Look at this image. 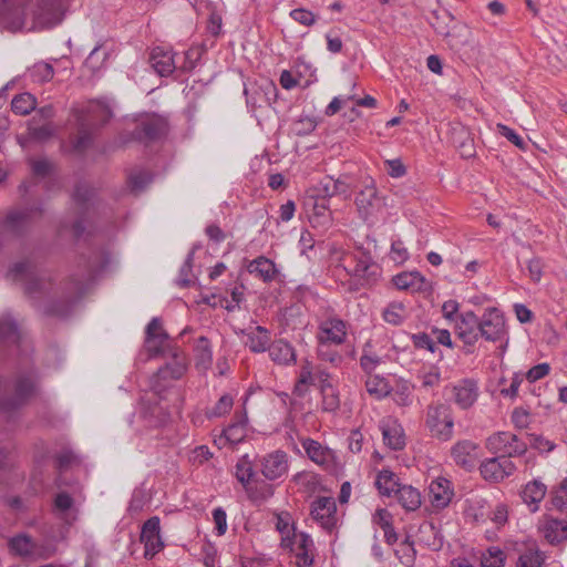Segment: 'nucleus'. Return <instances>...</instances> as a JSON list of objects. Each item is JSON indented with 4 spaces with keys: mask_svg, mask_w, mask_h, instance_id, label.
Masks as SVG:
<instances>
[{
    "mask_svg": "<svg viewBox=\"0 0 567 567\" xmlns=\"http://www.w3.org/2000/svg\"><path fill=\"white\" fill-rule=\"evenodd\" d=\"M393 401L400 406H409L412 404L413 385L408 382L399 383L393 392Z\"/></svg>",
    "mask_w": 567,
    "mask_h": 567,
    "instance_id": "nucleus-52",
    "label": "nucleus"
},
{
    "mask_svg": "<svg viewBox=\"0 0 567 567\" xmlns=\"http://www.w3.org/2000/svg\"><path fill=\"white\" fill-rule=\"evenodd\" d=\"M94 128L95 127L89 125L85 121L80 120L78 135L72 142L75 152L82 153L91 146Z\"/></svg>",
    "mask_w": 567,
    "mask_h": 567,
    "instance_id": "nucleus-37",
    "label": "nucleus"
},
{
    "mask_svg": "<svg viewBox=\"0 0 567 567\" xmlns=\"http://www.w3.org/2000/svg\"><path fill=\"white\" fill-rule=\"evenodd\" d=\"M86 116L82 117L89 125L95 127L96 125L105 124L112 117V110L104 101H93L86 107Z\"/></svg>",
    "mask_w": 567,
    "mask_h": 567,
    "instance_id": "nucleus-26",
    "label": "nucleus"
},
{
    "mask_svg": "<svg viewBox=\"0 0 567 567\" xmlns=\"http://www.w3.org/2000/svg\"><path fill=\"white\" fill-rule=\"evenodd\" d=\"M37 122L30 121L28 134L32 140L43 142L54 135L55 127L52 122H44L42 125H35Z\"/></svg>",
    "mask_w": 567,
    "mask_h": 567,
    "instance_id": "nucleus-46",
    "label": "nucleus"
},
{
    "mask_svg": "<svg viewBox=\"0 0 567 567\" xmlns=\"http://www.w3.org/2000/svg\"><path fill=\"white\" fill-rule=\"evenodd\" d=\"M148 61L154 71L161 76H167L176 69L173 52L161 47L152 50Z\"/></svg>",
    "mask_w": 567,
    "mask_h": 567,
    "instance_id": "nucleus-23",
    "label": "nucleus"
},
{
    "mask_svg": "<svg viewBox=\"0 0 567 567\" xmlns=\"http://www.w3.org/2000/svg\"><path fill=\"white\" fill-rule=\"evenodd\" d=\"M93 189L85 183L80 182L75 185L72 194V199L80 212H84L89 208L90 203L93 198Z\"/></svg>",
    "mask_w": 567,
    "mask_h": 567,
    "instance_id": "nucleus-42",
    "label": "nucleus"
},
{
    "mask_svg": "<svg viewBox=\"0 0 567 567\" xmlns=\"http://www.w3.org/2000/svg\"><path fill=\"white\" fill-rule=\"evenodd\" d=\"M167 357L171 358V361L158 369L156 379L164 381L181 379L188 368L186 355L179 348H169V354Z\"/></svg>",
    "mask_w": 567,
    "mask_h": 567,
    "instance_id": "nucleus-14",
    "label": "nucleus"
},
{
    "mask_svg": "<svg viewBox=\"0 0 567 567\" xmlns=\"http://www.w3.org/2000/svg\"><path fill=\"white\" fill-rule=\"evenodd\" d=\"M159 523V518L157 516H153L142 526L141 542L144 544V556L146 558H153L164 547V543L161 537Z\"/></svg>",
    "mask_w": 567,
    "mask_h": 567,
    "instance_id": "nucleus-11",
    "label": "nucleus"
},
{
    "mask_svg": "<svg viewBox=\"0 0 567 567\" xmlns=\"http://www.w3.org/2000/svg\"><path fill=\"white\" fill-rule=\"evenodd\" d=\"M452 143L458 150L462 157L471 158L475 155L474 141L464 126L453 128Z\"/></svg>",
    "mask_w": 567,
    "mask_h": 567,
    "instance_id": "nucleus-29",
    "label": "nucleus"
},
{
    "mask_svg": "<svg viewBox=\"0 0 567 567\" xmlns=\"http://www.w3.org/2000/svg\"><path fill=\"white\" fill-rule=\"evenodd\" d=\"M28 0H1L0 24L10 30L19 31L24 27V7Z\"/></svg>",
    "mask_w": 567,
    "mask_h": 567,
    "instance_id": "nucleus-7",
    "label": "nucleus"
},
{
    "mask_svg": "<svg viewBox=\"0 0 567 567\" xmlns=\"http://www.w3.org/2000/svg\"><path fill=\"white\" fill-rule=\"evenodd\" d=\"M234 404V399L229 394H224L219 398L214 408L207 411L208 417H219L227 414Z\"/></svg>",
    "mask_w": 567,
    "mask_h": 567,
    "instance_id": "nucleus-55",
    "label": "nucleus"
},
{
    "mask_svg": "<svg viewBox=\"0 0 567 567\" xmlns=\"http://www.w3.org/2000/svg\"><path fill=\"white\" fill-rule=\"evenodd\" d=\"M168 124L165 117L156 114L146 115L140 120L134 134L145 143L161 140L167 134Z\"/></svg>",
    "mask_w": 567,
    "mask_h": 567,
    "instance_id": "nucleus-6",
    "label": "nucleus"
},
{
    "mask_svg": "<svg viewBox=\"0 0 567 567\" xmlns=\"http://www.w3.org/2000/svg\"><path fill=\"white\" fill-rule=\"evenodd\" d=\"M346 323L341 319L330 318L322 321L319 326V339L322 346L324 342L341 344L346 340Z\"/></svg>",
    "mask_w": 567,
    "mask_h": 567,
    "instance_id": "nucleus-22",
    "label": "nucleus"
},
{
    "mask_svg": "<svg viewBox=\"0 0 567 567\" xmlns=\"http://www.w3.org/2000/svg\"><path fill=\"white\" fill-rule=\"evenodd\" d=\"M425 426L432 437L447 442L453 437L454 417L444 403L430 404L426 409Z\"/></svg>",
    "mask_w": 567,
    "mask_h": 567,
    "instance_id": "nucleus-1",
    "label": "nucleus"
},
{
    "mask_svg": "<svg viewBox=\"0 0 567 567\" xmlns=\"http://www.w3.org/2000/svg\"><path fill=\"white\" fill-rule=\"evenodd\" d=\"M551 504L557 511L567 513V478H565L554 492Z\"/></svg>",
    "mask_w": 567,
    "mask_h": 567,
    "instance_id": "nucleus-58",
    "label": "nucleus"
},
{
    "mask_svg": "<svg viewBox=\"0 0 567 567\" xmlns=\"http://www.w3.org/2000/svg\"><path fill=\"white\" fill-rule=\"evenodd\" d=\"M404 307L401 303H391L384 311L383 318L386 322L398 326L403 321Z\"/></svg>",
    "mask_w": 567,
    "mask_h": 567,
    "instance_id": "nucleus-60",
    "label": "nucleus"
},
{
    "mask_svg": "<svg viewBox=\"0 0 567 567\" xmlns=\"http://www.w3.org/2000/svg\"><path fill=\"white\" fill-rule=\"evenodd\" d=\"M10 551L20 557H37L39 550L33 539L25 535L19 534L11 537L8 542Z\"/></svg>",
    "mask_w": 567,
    "mask_h": 567,
    "instance_id": "nucleus-28",
    "label": "nucleus"
},
{
    "mask_svg": "<svg viewBox=\"0 0 567 567\" xmlns=\"http://www.w3.org/2000/svg\"><path fill=\"white\" fill-rule=\"evenodd\" d=\"M301 445L308 457L316 464L323 466L326 470H336L338 466L336 452L329 447L321 445L312 439H302Z\"/></svg>",
    "mask_w": 567,
    "mask_h": 567,
    "instance_id": "nucleus-13",
    "label": "nucleus"
},
{
    "mask_svg": "<svg viewBox=\"0 0 567 567\" xmlns=\"http://www.w3.org/2000/svg\"><path fill=\"white\" fill-rule=\"evenodd\" d=\"M365 388L369 394L382 399L390 394V385L384 378L370 374L365 381Z\"/></svg>",
    "mask_w": 567,
    "mask_h": 567,
    "instance_id": "nucleus-44",
    "label": "nucleus"
},
{
    "mask_svg": "<svg viewBox=\"0 0 567 567\" xmlns=\"http://www.w3.org/2000/svg\"><path fill=\"white\" fill-rule=\"evenodd\" d=\"M276 528L281 534V545L282 547H291V539L289 537L290 532L292 530V526L290 524V519L288 514L286 515H277Z\"/></svg>",
    "mask_w": 567,
    "mask_h": 567,
    "instance_id": "nucleus-56",
    "label": "nucleus"
},
{
    "mask_svg": "<svg viewBox=\"0 0 567 567\" xmlns=\"http://www.w3.org/2000/svg\"><path fill=\"white\" fill-rule=\"evenodd\" d=\"M480 319L473 311L462 312L455 320V333L466 347H473L478 338Z\"/></svg>",
    "mask_w": 567,
    "mask_h": 567,
    "instance_id": "nucleus-12",
    "label": "nucleus"
},
{
    "mask_svg": "<svg viewBox=\"0 0 567 567\" xmlns=\"http://www.w3.org/2000/svg\"><path fill=\"white\" fill-rule=\"evenodd\" d=\"M268 351L270 359L278 364H289L296 360L293 348L284 340L271 343Z\"/></svg>",
    "mask_w": 567,
    "mask_h": 567,
    "instance_id": "nucleus-31",
    "label": "nucleus"
},
{
    "mask_svg": "<svg viewBox=\"0 0 567 567\" xmlns=\"http://www.w3.org/2000/svg\"><path fill=\"white\" fill-rule=\"evenodd\" d=\"M547 487L538 480H534L525 485L522 491L523 502L530 507L532 512H536L539 503L544 499Z\"/></svg>",
    "mask_w": 567,
    "mask_h": 567,
    "instance_id": "nucleus-27",
    "label": "nucleus"
},
{
    "mask_svg": "<svg viewBox=\"0 0 567 567\" xmlns=\"http://www.w3.org/2000/svg\"><path fill=\"white\" fill-rule=\"evenodd\" d=\"M354 203L361 218L368 219L373 215L381 204V198L378 196V190L373 182L359 192Z\"/></svg>",
    "mask_w": 567,
    "mask_h": 567,
    "instance_id": "nucleus-21",
    "label": "nucleus"
},
{
    "mask_svg": "<svg viewBox=\"0 0 567 567\" xmlns=\"http://www.w3.org/2000/svg\"><path fill=\"white\" fill-rule=\"evenodd\" d=\"M512 422L517 429H527L530 422L529 411L522 406L515 408L512 413Z\"/></svg>",
    "mask_w": 567,
    "mask_h": 567,
    "instance_id": "nucleus-64",
    "label": "nucleus"
},
{
    "mask_svg": "<svg viewBox=\"0 0 567 567\" xmlns=\"http://www.w3.org/2000/svg\"><path fill=\"white\" fill-rule=\"evenodd\" d=\"M454 402L463 410L470 409L478 398V385L473 379H463L452 386Z\"/></svg>",
    "mask_w": 567,
    "mask_h": 567,
    "instance_id": "nucleus-19",
    "label": "nucleus"
},
{
    "mask_svg": "<svg viewBox=\"0 0 567 567\" xmlns=\"http://www.w3.org/2000/svg\"><path fill=\"white\" fill-rule=\"evenodd\" d=\"M237 421L224 430L225 439L231 444L239 443L245 437V425L247 423L246 413L236 415Z\"/></svg>",
    "mask_w": 567,
    "mask_h": 567,
    "instance_id": "nucleus-43",
    "label": "nucleus"
},
{
    "mask_svg": "<svg viewBox=\"0 0 567 567\" xmlns=\"http://www.w3.org/2000/svg\"><path fill=\"white\" fill-rule=\"evenodd\" d=\"M486 449L493 454L507 458L520 456L526 453L527 445L517 435L509 432H497L486 439Z\"/></svg>",
    "mask_w": 567,
    "mask_h": 567,
    "instance_id": "nucleus-3",
    "label": "nucleus"
},
{
    "mask_svg": "<svg viewBox=\"0 0 567 567\" xmlns=\"http://www.w3.org/2000/svg\"><path fill=\"white\" fill-rule=\"evenodd\" d=\"M478 333L489 342L503 341L506 338L505 318L497 308L491 307L485 310L480 319Z\"/></svg>",
    "mask_w": 567,
    "mask_h": 567,
    "instance_id": "nucleus-4",
    "label": "nucleus"
},
{
    "mask_svg": "<svg viewBox=\"0 0 567 567\" xmlns=\"http://www.w3.org/2000/svg\"><path fill=\"white\" fill-rule=\"evenodd\" d=\"M498 133L506 137L509 142H512L515 146H517L520 150H525L526 143L524 140L512 128L508 126L498 123L496 125Z\"/></svg>",
    "mask_w": 567,
    "mask_h": 567,
    "instance_id": "nucleus-63",
    "label": "nucleus"
},
{
    "mask_svg": "<svg viewBox=\"0 0 567 567\" xmlns=\"http://www.w3.org/2000/svg\"><path fill=\"white\" fill-rule=\"evenodd\" d=\"M315 381L319 382L320 391L324 385H332L330 382V374L322 369L320 365L313 368L310 362H305L301 365L299 378L295 385V392L298 395H303L310 384H313Z\"/></svg>",
    "mask_w": 567,
    "mask_h": 567,
    "instance_id": "nucleus-9",
    "label": "nucleus"
},
{
    "mask_svg": "<svg viewBox=\"0 0 567 567\" xmlns=\"http://www.w3.org/2000/svg\"><path fill=\"white\" fill-rule=\"evenodd\" d=\"M54 511L63 518L68 519L70 512L74 507L73 497L66 492H60L55 495L53 501Z\"/></svg>",
    "mask_w": 567,
    "mask_h": 567,
    "instance_id": "nucleus-49",
    "label": "nucleus"
},
{
    "mask_svg": "<svg viewBox=\"0 0 567 567\" xmlns=\"http://www.w3.org/2000/svg\"><path fill=\"white\" fill-rule=\"evenodd\" d=\"M33 209L12 210L8 213L4 226L8 230L20 234L31 219Z\"/></svg>",
    "mask_w": 567,
    "mask_h": 567,
    "instance_id": "nucleus-35",
    "label": "nucleus"
},
{
    "mask_svg": "<svg viewBox=\"0 0 567 567\" xmlns=\"http://www.w3.org/2000/svg\"><path fill=\"white\" fill-rule=\"evenodd\" d=\"M478 449L477 443L471 440H462L453 445L451 455L456 465L471 471L478 460Z\"/></svg>",
    "mask_w": 567,
    "mask_h": 567,
    "instance_id": "nucleus-16",
    "label": "nucleus"
},
{
    "mask_svg": "<svg viewBox=\"0 0 567 567\" xmlns=\"http://www.w3.org/2000/svg\"><path fill=\"white\" fill-rule=\"evenodd\" d=\"M245 491L252 501H265L274 495V487L265 482L256 486L251 484L248 489Z\"/></svg>",
    "mask_w": 567,
    "mask_h": 567,
    "instance_id": "nucleus-54",
    "label": "nucleus"
},
{
    "mask_svg": "<svg viewBox=\"0 0 567 567\" xmlns=\"http://www.w3.org/2000/svg\"><path fill=\"white\" fill-rule=\"evenodd\" d=\"M112 52V49L109 48L105 43L97 44L90 52L86 58L84 65L91 70L92 72H96L103 68L104 63L107 61Z\"/></svg>",
    "mask_w": 567,
    "mask_h": 567,
    "instance_id": "nucleus-34",
    "label": "nucleus"
},
{
    "mask_svg": "<svg viewBox=\"0 0 567 567\" xmlns=\"http://www.w3.org/2000/svg\"><path fill=\"white\" fill-rule=\"evenodd\" d=\"M173 346L158 318H153L146 327L145 349L150 357L168 355Z\"/></svg>",
    "mask_w": 567,
    "mask_h": 567,
    "instance_id": "nucleus-5",
    "label": "nucleus"
},
{
    "mask_svg": "<svg viewBox=\"0 0 567 567\" xmlns=\"http://www.w3.org/2000/svg\"><path fill=\"white\" fill-rule=\"evenodd\" d=\"M241 288H244V286H240L239 288L236 287L231 291L230 298L213 295L212 297L207 298V303L214 308L220 307L228 311H234L243 300L244 293L240 290Z\"/></svg>",
    "mask_w": 567,
    "mask_h": 567,
    "instance_id": "nucleus-36",
    "label": "nucleus"
},
{
    "mask_svg": "<svg viewBox=\"0 0 567 567\" xmlns=\"http://www.w3.org/2000/svg\"><path fill=\"white\" fill-rule=\"evenodd\" d=\"M516 470L515 464L505 456L491 457L482 462L480 472L483 478L491 483H498L511 476Z\"/></svg>",
    "mask_w": 567,
    "mask_h": 567,
    "instance_id": "nucleus-8",
    "label": "nucleus"
},
{
    "mask_svg": "<svg viewBox=\"0 0 567 567\" xmlns=\"http://www.w3.org/2000/svg\"><path fill=\"white\" fill-rule=\"evenodd\" d=\"M453 495L452 484L444 477H437L429 486L431 505L437 511L445 508L451 503Z\"/></svg>",
    "mask_w": 567,
    "mask_h": 567,
    "instance_id": "nucleus-20",
    "label": "nucleus"
},
{
    "mask_svg": "<svg viewBox=\"0 0 567 567\" xmlns=\"http://www.w3.org/2000/svg\"><path fill=\"white\" fill-rule=\"evenodd\" d=\"M505 553L498 547H489L481 558L482 567H504Z\"/></svg>",
    "mask_w": 567,
    "mask_h": 567,
    "instance_id": "nucleus-48",
    "label": "nucleus"
},
{
    "mask_svg": "<svg viewBox=\"0 0 567 567\" xmlns=\"http://www.w3.org/2000/svg\"><path fill=\"white\" fill-rule=\"evenodd\" d=\"M128 181L132 190L142 192L152 182V176L145 171H138L136 173H132Z\"/></svg>",
    "mask_w": 567,
    "mask_h": 567,
    "instance_id": "nucleus-61",
    "label": "nucleus"
},
{
    "mask_svg": "<svg viewBox=\"0 0 567 567\" xmlns=\"http://www.w3.org/2000/svg\"><path fill=\"white\" fill-rule=\"evenodd\" d=\"M20 340L17 324L10 318L0 320V342L16 343Z\"/></svg>",
    "mask_w": 567,
    "mask_h": 567,
    "instance_id": "nucleus-47",
    "label": "nucleus"
},
{
    "mask_svg": "<svg viewBox=\"0 0 567 567\" xmlns=\"http://www.w3.org/2000/svg\"><path fill=\"white\" fill-rule=\"evenodd\" d=\"M394 495L396 496L398 502L406 511H415L422 504L421 493L412 485H400Z\"/></svg>",
    "mask_w": 567,
    "mask_h": 567,
    "instance_id": "nucleus-32",
    "label": "nucleus"
},
{
    "mask_svg": "<svg viewBox=\"0 0 567 567\" xmlns=\"http://www.w3.org/2000/svg\"><path fill=\"white\" fill-rule=\"evenodd\" d=\"M538 530L550 545L567 540V522L545 515L538 524Z\"/></svg>",
    "mask_w": 567,
    "mask_h": 567,
    "instance_id": "nucleus-17",
    "label": "nucleus"
},
{
    "mask_svg": "<svg viewBox=\"0 0 567 567\" xmlns=\"http://www.w3.org/2000/svg\"><path fill=\"white\" fill-rule=\"evenodd\" d=\"M261 474L268 481H276L287 475L289 470L288 455L284 451H274L259 461Z\"/></svg>",
    "mask_w": 567,
    "mask_h": 567,
    "instance_id": "nucleus-10",
    "label": "nucleus"
},
{
    "mask_svg": "<svg viewBox=\"0 0 567 567\" xmlns=\"http://www.w3.org/2000/svg\"><path fill=\"white\" fill-rule=\"evenodd\" d=\"M37 99L28 92L16 95L11 101V110L18 115L25 116L34 111Z\"/></svg>",
    "mask_w": 567,
    "mask_h": 567,
    "instance_id": "nucleus-39",
    "label": "nucleus"
},
{
    "mask_svg": "<svg viewBox=\"0 0 567 567\" xmlns=\"http://www.w3.org/2000/svg\"><path fill=\"white\" fill-rule=\"evenodd\" d=\"M235 476L238 482L243 485L244 489L252 484L256 477L255 463L248 454L243 455L236 463Z\"/></svg>",
    "mask_w": 567,
    "mask_h": 567,
    "instance_id": "nucleus-30",
    "label": "nucleus"
},
{
    "mask_svg": "<svg viewBox=\"0 0 567 567\" xmlns=\"http://www.w3.org/2000/svg\"><path fill=\"white\" fill-rule=\"evenodd\" d=\"M322 394V409L327 412H334L340 406V399L338 391L333 385H324L321 390Z\"/></svg>",
    "mask_w": 567,
    "mask_h": 567,
    "instance_id": "nucleus-51",
    "label": "nucleus"
},
{
    "mask_svg": "<svg viewBox=\"0 0 567 567\" xmlns=\"http://www.w3.org/2000/svg\"><path fill=\"white\" fill-rule=\"evenodd\" d=\"M29 75L33 82L45 83L53 79L54 69L50 63L38 62L29 69Z\"/></svg>",
    "mask_w": 567,
    "mask_h": 567,
    "instance_id": "nucleus-45",
    "label": "nucleus"
},
{
    "mask_svg": "<svg viewBox=\"0 0 567 567\" xmlns=\"http://www.w3.org/2000/svg\"><path fill=\"white\" fill-rule=\"evenodd\" d=\"M515 550L518 554L516 567H544L546 563V554L535 542L516 543Z\"/></svg>",
    "mask_w": 567,
    "mask_h": 567,
    "instance_id": "nucleus-15",
    "label": "nucleus"
},
{
    "mask_svg": "<svg viewBox=\"0 0 567 567\" xmlns=\"http://www.w3.org/2000/svg\"><path fill=\"white\" fill-rule=\"evenodd\" d=\"M336 502L331 497H319L311 506V516L324 529L330 530L336 524Z\"/></svg>",
    "mask_w": 567,
    "mask_h": 567,
    "instance_id": "nucleus-18",
    "label": "nucleus"
},
{
    "mask_svg": "<svg viewBox=\"0 0 567 567\" xmlns=\"http://www.w3.org/2000/svg\"><path fill=\"white\" fill-rule=\"evenodd\" d=\"M381 269L377 264L360 262L355 268V276L365 280H379Z\"/></svg>",
    "mask_w": 567,
    "mask_h": 567,
    "instance_id": "nucleus-57",
    "label": "nucleus"
},
{
    "mask_svg": "<svg viewBox=\"0 0 567 567\" xmlns=\"http://www.w3.org/2000/svg\"><path fill=\"white\" fill-rule=\"evenodd\" d=\"M311 223H318L322 225H328L331 221V215L329 212V206L326 200L321 203L316 202L313 205V214L311 216Z\"/></svg>",
    "mask_w": 567,
    "mask_h": 567,
    "instance_id": "nucleus-59",
    "label": "nucleus"
},
{
    "mask_svg": "<svg viewBox=\"0 0 567 567\" xmlns=\"http://www.w3.org/2000/svg\"><path fill=\"white\" fill-rule=\"evenodd\" d=\"M290 17L298 23L311 27L316 23V14L305 8L293 9L290 12Z\"/></svg>",
    "mask_w": 567,
    "mask_h": 567,
    "instance_id": "nucleus-62",
    "label": "nucleus"
},
{
    "mask_svg": "<svg viewBox=\"0 0 567 567\" xmlns=\"http://www.w3.org/2000/svg\"><path fill=\"white\" fill-rule=\"evenodd\" d=\"M316 196L326 200L336 196V183L330 176L322 178L313 189Z\"/></svg>",
    "mask_w": 567,
    "mask_h": 567,
    "instance_id": "nucleus-53",
    "label": "nucleus"
},
{
    "mask_svg": "<svg viewBox=\"0 0 567 567\" xmlns=\"http://www.w3.org/2000/svg\"><path fill=\"white\" fill-rule=\"evenodd\" d=\"M196 249L197 246H194L192 250L188 252L186 260L181 268L177 284H195V281L198 279L197 275L193 272V261Z\"/></svg>",
    "mask_w": 567,
    "mask_h": 567,
    "instance_id": "nucleus-50",
    "label": "nucleus"
},
{
    "mask_svg": "<svg viewBox=\"0 0 567 567\" xmlns=\"http://www.w3.org/2000/svg\"><path fill=\"white\" fill-rule=\"evenodd\" d=\"M69 0H39L32 9V22L30 25L24 18V27L21 29L34 30L51 28L61 22Z\"/></svg>",
    "mask_w": 567,
    "mask_h": 567,
    "instance_id": "nucleus-2",
    "label": "nucleus"
},
{
    "mask_svg": "<svg viewBox=\"0 0 567 567\" xmlns=\"http://www.w3.org/2000/svg\"><path fill=\"white\" fill-rule=\"evenodd\" d=\"M247 270L257 279L265 282L276 281L279 279V270L277 269L276 265L272 260L264 256L251 260L247 266Z\"/></svg>",
    "mask_w": 567,
    "mask_h": 567,
    "instance_id": "nucleus-24",
    "label": "nucleus"
},
{
    "mask_svg": "<svg viewBox=\"0 0 567 567\" xmlns=\"http://www.w3.org/2000/svg\"><path fill=\"white\" fill-rule=\"evenodd\" d=\"M195 367L198 370L207 371L213 363L212 347L207 338L200 337L197 339L195 348Z\"/></svg>",
    "mask_w": 567,
    "mask_h": 567,
    "instance_id": "nucleus-33",
    "label": "nucleus"
},
{
    "mask_svg": "<svg viewBox=\"0 0 567 567\" xmlns=\"http://www.w3.org/2000/svg\"><path fill=\"white\" fill-rule=\"evenodd\" d=\"M35 391V383L31 377H21L18 379L14 389V401L12 408H16L30 398Z\"/></svg>",
    "mask_w": 567,
    "mask_h": 567,
    "instance_id": "nucleus-41",
    "label": "nucleus"
},
{
    "mask_svg": "<svg viewBox=\"0 0 567 567\" xmlns=\"http://www.w3.org/2000/svg\"><path fill=\"white\" fill-rule=\"evenodd\" d=\"M269 341L270 336L268 330L262 327H257L248 334L246 346L252 352H264L269 347Z\"/></svg>",
    "mask_w": 567,
    "mask_h": 567,
    "instance_id": "nucleus-38",
    "label": "nucleus"
},
{
    "mask_svg": "<svg viewBox=\"0 0 567 567\" xmlns=\"http://www.w3.org/2000/svg\"><path fill=\"white\" fill-rule=\"evenodd\" d=\"M380 427L385 445L395 451L403 449L405 444L404 432L402 426L396 421H383Z\"/></svg>",
    "mask_w": 567,
    "mask_h": 567,
    "instance_id": "nucleus-25",
    "label": "nucleus"
},
{
    "mask_svg": "<svg viewBox=\"0 0 567 567\" xmlns=\"http://www.w3.org/2000/svg\"><path fill=\"white\" fill-rule=\"evenodd\" d=\"M375 485L382 495L391 496L395 494L396 488L400 487L401 484L398 482L393 472L382 470L377 476Z\"/></svg>",
    "mask_w": 567,
    "mask_h": 567,
    "instance_id": "nucleus-40",
    "label": "nucleus"
}]
</instances>
